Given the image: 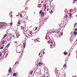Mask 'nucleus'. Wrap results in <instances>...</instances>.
I'll use <instances>...</instances> for the list:
<instances>
[{
	"mask_svg": "<svg viewBox=\"0 0 77 77\" xmlns=\"http://www.w3.org/2000/svg\"><path fill=\"white\" fill-rule=\"evenodd\" d=\"M5 26V23L3 22H0V28H2Z\"/></svg>",
	"mask_w": 77,
	"mask_h": 77,
	"instance_id": "obj_1",
	"label": "nucleus"
},
{
	"mask_svg": "<svg viewBox=\"0 0 77 77\" xmlns=\"http://www.w3.org/2000/svg\"><path fill=\"white\" fill-rule=\"evenodd\" d=\"M39 14H41V17H43V16H44V13L42 12V11H40Z\"/></svg>",
	"mask_w": 77,
	"mask_h": 77,
	"instance_id": "obj_2",
	"label": "nucleus"
},
{
	"mask_svg": "<svg viewBox=\"0 0 77 77\" xmlns=\"http://www.w3.org/2000/svg\"><path fill=\"white\" fill-rule=\"evenodd\" d=\"M11 69H12V68L11 67H10L9 68V69L8 70V72H12V70H11Z\"/></svg>",
	"mask_w": 77,
	"mask_h": 77,
	"instance_id": "obj_3",
	"label": "nucleus"
},
{
	"mask_svg": "<svg viewBox=\"0 0 77 77\" xmlns=\"http://www.w3.org/2000/svg\"><path fill=\"white\" fill-rule=\"evenodd\" d=\"M21 28L22 29V30H24L25 29H26V28L22 26L21 27Z\"/></svg>",
	"mask_w": 77,
	"mask_h": 77,
	"instance_id": "obj_4",
	"label": "nucleus"
},
{
	"mask_svg": "<svg viewBox=\"0 0 77 77\" xmlns=\"http://www.w3.org/2000/svg\"><path fill=\"white\" fill-rule=\"evenodd\" d=\"M16 36L17 37V38H18V37L20 36V34L18 33L16 34Z\"/></svg>",
	"mask_w": 77,
	"mask_h": 77,
	"instance_id": "obj_5",
	"label": "nucleus"
},
{
	"mask_svg": "<svg viewBox=\"0 0 77 77\" xmlns=\"http://www.w3.org/2000/svg\"><path fill=\"white\" fill-rule=\"evenodd\" d=\"M73 34H74V35H77V32H76V31H75L73 32Z\"/></svg>",
	"mask_w": 77,
	"mask_h": 77,
	"instance_id": "obj_6",
	"label": "nucleus"
},
{
	"mask_svg": "<svg viewBox=\"0 0 77 77\" xmlns=\"http://www.w3.org/2000/svg\"><path fill=\"white\" fill-rule=\"evenodd\" d=\"M69 17H71V18L72 17V14L71 13H70Z\"/></svg>",
	"mask_w": 77,
	"mask_h": 77,
	"instance_id": "obj_7",
	"label": "nucleus"
},
{
	"mask_svg": "<svg viewBox=\"0 0 77 77\" xmlns=\"http://www.w3.org/2000/svg\"><path fill=\"white\" fill-rule=\"evenodd\" d=\"M10 45V43H9L6 46V47H9V46Z\"/></svg>",
	"mask_w": 77,
	"mask_h": 77,
	"instance_id": "obj_8",
	"label": "nucleus"
},
{
	"mask_svg": "<svg viewBox=\"0 0 77 77\" xmlns=\"http://www.w3.org/2000/svg\"><path fill=\"white\" fill-rule=\"evenodd\" d=\"M64 55H66V54H67V53H66L65 52H64Z\"/></svg>",
	"mask_w": 77,
	"mask_h": 77,
	"instance_id": "obj_9",
	"label": "nucleus"
},
{
	"mask_svg": "<svg viewBox=\"0 0 77 77\" xmlns=\"http://www.w3.org/2000/svg\"><path fill=\"white\" fill-rule=\"evenodd\" d=\"M5 41L4 40H3L2 41V44H5Z\"/></svg>",
	"mask_w": 77,
	"mask_h": 77,
	"instance_id": "obj_10",
	"label": "nucleus"
},
{
	"mask_svg": "<svg viewBox=\"0 0 77 77\" xmlns=\"http://www.w3.org/2000/svg\"><path fill=\"white\" fill-rule=\"evenodd\" d=\"M16 73H14L13 74V76H16Z\"/></svg>",
	"mask_w": 77,
	"mask_h": 77,
	"instance_id": "obj_11",
	"label": "nucleus"
},
{
	"mask_svg": "<svg viewBox=\"0 0 77 77\" xmlns=\"http://www.w3.org/2000/svg\"><path fill=\"white\" fill-rule=\"evenodd\" d=\"M42 65V63H40L38 64V65Z\"/></svg>",
	"mask_w": 77,
	"mask_h": 77,
	"instance_id": "obj_12",
	"label": "nucleus"
},
{
	"mask_svg": "<svg viewBox=\"0 0 77 77\" xmlns=\"http://www.w3.org/2000/svg\"><path fill=\"white\" fill-rule=\"evenodd\" d=\"M65 18H68V15H67V14H66V15L65 16Z\"/></svg>",
	"mask_w": 77,
	"mask_h": 77,
	"instance_id": "obj_13",
	"label": "nucleus"
},
{
	"mask_svg": "<svg viewBox=\"0 0 77 77\" xmlns=\"http://www.w3.org/2000/svg\"><path fill=\"white\" fill-rule=\"evenodd\" d=\"M66 64H65L63 66V67H64V68H65V67H66Z\"/></svg>",
	"mask_w": 77,
	"mask_h": 77,
	"instance_id": "obj_14",
	"label": "nucleus"
},
{
	"mask_svg": "<svg viewBox=\"0 0 77 77\" xmlns=\"http://www.w3.org/2000/svg\"><path fill=\"white\" fill-rule=\"evenodd\" d=\"M33 71H32L31 72V73H30V74H31V75H32V73H33Z\"/></svg>",
	"mask_w": 77,
	"mask_h": 77,
	"instance_id": "obj_15",
	"label": "nucleus"
},
{
	"mask_svg": "<svg viewBox=\"0 0 77 77\" xmlns=\"http://www.w3.org/2000/svg\"><path fill=\"white\" fill-rule=\"evenodd\" d=\"M3 47H1L0 48V49L2 50V49H3Z\"/></svg>",
	"mask_w": 77,
	"mask_h": 77,
	"instance_id": "obj_16",
	"label": "nucleus"
},
{
	"mask_svg": "<svg viewBox=\"0 0 77 77\" xmlns=\"http://www.w3.org/2000/svg\"><path fill=\"white\" fill-rule=\"evenodd\" d=\"M20 16L21 17H23V15H22V14H20Z\"/></svg>",
	"mask_w": 77,
	"mask_h": 77,
	"instance_id": "obj_17",
	"label": "nucleus"
},
{
	"mask_svg": "<svg viewBox=\"0 0 77 77\" xmlns=\"http://www.w3.org/2000/svg\"><path fill=\"white\" fill-rule=\"evenodd\" d=\"M29 33H30V35H32V32H30Z\"/></svg>",
	"mask_w": 77,
	"mask_h": 77,
	"instance_id": "obj_18",
	"label": "nucleus"
},
{
	"mask_svg": "<svg viewBox=\"0 0 77 77\" xmlns=\"http://www.w3.org/2000/svg\"><path fill=\"white\" fill-rule=\"evenodd\" d=\"M44 8H45V9H46V5H45L44 6Z\"/></svg>",
	"mask_w": 77,
	"mask_h": 77,
	"instance_id": "obj_19",
	"label": "nucleus"
},
{
	"mask_svg": "<svg viewBox=\"0 0 77 77\" xmlns=\"http://www.w3.org/2000/svg\"><path fill=\"white\" fill-rule=\"evenodd\" d=\"M35 40H37V42H39V41H38V39H36Z\"/></svg>",
	"mask_w": 77,
	"mask_h": 77,
	"instance_id": "obj_20",
	"label": "nucleus"
},
{
	"mask_svg": "<svg viewBox=\"0 0 77 77\" xmlns=\"http://www.w3.org/2000/svg\"><path fill=\"white\" fill-rule=\"evenodd\" d=\"M4 37H6V36H7V35L6 34L5 35H4Z\"/></svg>",
	"mask_w": 77,
	"mask_h": 77,
	"instance_id": "obj_21",
	"label": "nucleus"
},
{
	"mask_svg": "<svg viewBox=\"0 0 77 77\" xmlns=\"http://www.w3.org/2000/svg\"><path fill=\"white\" fill-rule=\"evenodd\" d=\"M41 3H44V2H43V1H41Z\"/></svg>",
	"mask_w": 77,
	"mask_h": 77,
	"instance_id": "obj_22",
	"label": "nucleus"
},
{
	"mask_svg": "<svg viewBox=\"0 0 77 77\" xmlns=\"http://www.w3.org/2000/svg\"><path fill=\"white\" fill-rule=\"evenodd\" d=\"M42 77H45V75H44Z\"/></svg>",
	"mask_w": 77,
	"mask_h": 77,
	"instance_id": "obj_23",
	"label": "nucleus"
},
{
	"mask_svg": "<svg viewBox=\"0 0 77 77\" xmlns=\"http://www.w3.org/2000/svg\"><path fill=\"white\" fill-rule=\"evenodd\" d=\"M11 25V26L12 25V23L11 22V23H10Z\"/></svg>",
	"mask_w": 77,
	"mask_h": 77,
	"instance_id": "obj_24",
	"label": "nucleus"
},
{
	"mask_svg": "<svg viewBox=\"0 0 77 77\" xmlns=\"http://www.w3.org/2000/svg\"><path fill=\"white\" fill-rule=\"evenodd\" d=\"M49 10V8H48L47 9V11H48V10Z\"/></svg>",
	"mask_w": 77,
	"mask_h": 77,
	"instance_id": "obj_25",
	"label": "nucleus"
},
{
	"mask_svg": "<svg viewBox=\"0 0 77 77\" xmlns=\"http://www.w3.org/2000/svg\"><path fill=\"white\" fill-rule=\"evenodd\" d=\"M37 29H38V28L37 27H36L35 30H37Z\"/></svg>",
	"mask_w": 77,
	"mask_h": 77,
	"instance_id": "obj_26",
	"label": "nucleus"
},
{
	"mask_svg": "<svg viewBox=\"0 0 77 77\" xmlns=\"http://www.w3.org/2000/svg\"><path fill=\"white\" fill-rule=\"evenodd\" d=\"M18 24H20V23L19 22H18Z\"/></svg>",
	"mask_w": 77,
	"mask_h": 77,
	"instance_id": "obj_27",
	"label": "nucleus"
},
{
	"mask_svg": "<svg viewBox=\"0 0 77 77\" xmlns=\"http://www.w3.org/2000/svg\"><path fill=\"white\" fill-rule=\"evenodd\" d=\"M76 25H77V23H75V24H74V26H76Z\"/></svg>",
	"mask_w": 77,
	"mask_h": 77,
	"instance_id": "obj_28",
	"label": "nucleus"
},
{
	"mask_svg": "<svg viewBox=\"0 0 77 77\" xmlns=\"http://www.w3.org/2000/svg\"><path fill=\"white\" fill-rule=\"evenodd\" d=\"M27 31L28 32H29V30L28 29L26 31V32H27Z\"/></svg>",
	"mask_w": 77,
	"mask_h": 77,
	"instance_id": "obj_29",
	"label": "nucleus"
},
{
	"mask_svg": "<svg viewBox=\"0 0 77 77\" xmlns=\"http://www.w3.org/2000/svg\"><path fill=\"white\" fill-rule=\"evenodd\" d=\"M61 36H63V33H62V34H61Z\"/></svg>",
	"mask_w": 77,
	"mask_h": 77,
	"instance_id": "obj_30",
	"label": "nucleus"
},
{
	"mask_svg": "<svg viewBox=\"0 0 77 77\" xmlns=\"http://www.w3.org/2000/svg\"><path fill=\"white\" fill-rule=\"evenodd\" d=\"M40 54H41V53H39L38 54V56H40Z\"/></svg>",
	"mask_w": 77,
	"mask_h": 77,
	"instance_id": "obj_31",
	"label": "nucleus"
},
{
	"mask_svg": "<svg viewBox=\"0 0 77 77\" xmlns=\"http://www.w3.org/2000/svg\"><path fill=\"white\" fill-rule=\"evenodd\" d=\"M2 54H0V57H2Z\"/></svg>",
	"mask_w": 77,
	"mask_h": 77,
	"instance_id": "obj_32",
	"label": "nucleus"
},
{
	"mask_svg": "<svg viewBox=\"0 0 77 77\" xmlns=\"http://www.w3.org/2000/svg\"><path fill=\"white\" fill-rule=\"evenodd\" d=\"M74 2H76L77 1V0H74L73 1Z\"/></svg>",
	"mask_w": 77,
	"mask_h": 77,
	"instance_id": "obj_33",
	"label": "nucleus"
},
{
	"mask_svg": "<svg viewBox=\"0 0 77 77\" xmlns=\"http://www.w3.org/2000/svg\"><path fill=\"white\" fill-rule=\"evenodd\" d=\"M68 60H66V63H67V61Z\"/></svg>",
	"mask_w": 77,
	"mask_h": 77,
	"instance_id": "obj_34",
	"label": "nucleus"
},
{
	"mask_svg": "<svg viewBox=\"0 0 77 77\" xmlns=\"http://www.w3.org/2000/svg\"><path fill=\"white\" fill-rule=\"evenodd\" d=\"M77 29H75V31H77Z\"/></svg>",
	"mask_w": 77,
	"mask_h": 77,
	"instance_id": "obj_35",
	"label": "nucleus"
},
{
	"mask_svg": "<svg viewBox=\"0 0 77 77\" xmlns=\"http://www.w3.org/2000/svg\"><path fill=\"white\" fill-rule=\"evenodd\" d=\"M12 17V15H10V17Z\"/></svg>",
	"mask_w": 77,
	"mask_h": 77,
	"instance_id": "obj_36",
	"label": "nucleus"
},
{
	"mask_svg": "<svg viewBox=\"0 0 77 77\" xmlns=\"http://www.w3.org/2000/svg\"><path fill=\"white\" fill-rule=\"evenodd\" d=\"M25 47H26V45H25L24 46V48H25Z\"/></svg>",
	"mask_w": 77,
	"mask_h": 77,
	"instance_id": "obj_37",
	"label": "nucleus"
},
{
	"mask_svg": "<svg viewBox=\"0 0 77 77\" xmlns=\"http://www.w3.org/2000/svg\"><path fill=\"white\" fill-rule=\"evenodd\" d=\"M43 54H45V52H43Z\"/></svg>",
	"mask_w": 77,
	"mask_h": 77,
	"instance_id": "obj_38",
	"label": "nucleus"
},
{
	"mask_svg": "<svg viewBox=\"0 0 77 77\" xmlns=\"http://www.w3.org/2000/svg\"><path fill=\"white\" fill-rule=\"evenodd\" d=\"M51 44H53V42H51Z\"/></svg>",
	"mask_w": 77,
	"mask_h": 77,
	"instance_id": "obj_39",
	"label": "nucleus"
},
{
	"mask_svg": "<svg viewBox=\"0 0 77 77\" xmlns=\"http://www.w3.org/2000/svg\"><path fill=\"white\" fill-rule=\"evenodd\" d=\"M13 37H14H14H15V36H14V35H13Z\"/></svg>",
	"mask_w": 77,
	"mask_h": 77,
	"instance_id": "obj_40",
	"label": "nucleus"
},
{
	"mask_svg": "<svg viewBox=\"0 0 77 77\" xmlns=\"http://www.w3.org/2000/svg\"><path fill=\"white\" fill-rule=\"evenodd\" d=\"M50 46H51V47H52V45H51Z\"/></svg>",
	"mask_w": 77,
	"mask_h": 77,
	"instance_id": "obj_41",
	"label": "nucleus"
},
{
	"mask_svg": "<svg viewBox=\"0 0 77 77\" xmlns=\"http://www.w3.org/2000/svg\"><path fill=\"white\" fill-rule=\"evenodd\" d=\"M45 9H46V8H45V9H44V11H45Z\"/></svg>",
	"mask_w": 77,
	"mask_h": 77,
	"instance_id": "obj_42",
	"label": "nucleus"
},
{
	"mask_svg": "<svg viewBox=\"0 0 77 77\" xmlns=\"http://www.w3.org/2000/svg\"><path fill=\"white\" fill-rule=\"evenodd\" d=\"M47 77H48V76H47Z\"/></svg>",
	"mask_w": 77,
	"mask_h": 77,
	"instance_id": "obj_43",
	"label": "nucleus"
},
{
	"mask_svg": "<svg viewBox=\"0 0 77 77\" xmlns=\"http://www.w3.org/2000/svg\"><path fill=\"white\" fill-rule=\"evenodd\" d=\"M35 40V41H37V40Z\"/></svg>",
	"mask_w": 77,
	"mask_h": 77,
	"instance_id": "obj_44",
	"label": "nucleus"
},
{
	"mask_svg": "<svg viewBox=\"0 0 77 77\" xmlns=\"http://www.w3.org/2000/svg\"><path fill=\"white\" fill-rule=\"evenodd\" d=\"M45 50V49H44V50Z\"/></svg>",
	"mask_w": 77,
	"mask_h": 77,
	"instance_id": "obj_45",
	"label": "nucleus"
},
{
	"mask_svg": "<svg viewBox=\"0 0 77 77\" xmlns=\"http://www.w3.org/2000/svg\"><path fill=\"white\" fill-rule=\"evenodd\" d=\"M75 3V2H73V3Z\"/></svg>",
	"mask_w": 77,
	"mask_h": 77,
	"instance_id": "obj_46",
	"label": "nucleus"
},
{
	"mask_svg": "<svg viewBox=\"0 0 77 77\" xmlns=\"http://www.w3.org/2000/svg\"><path fill=\"white\" fill-rule=\"evenodd\" d=\"M34 13L35 14V12H34Z\"/></svg>",
	"mask_w": 77,
	"mask_h": 77,
	"instance_id": "obj_47",
	"label": "nucleus"
},
{
	"mask_svg": "<svg viewBox=\"0 0 77 77\" xmlns=\"http://www.w3.org/2000/svg\"><path fill=\"white\" fill-rule=\"evenodd\" d=\"M9 75V74H8V75Z\"/></svg>",
	"mask_w": 77,
	"mask_h": 77,
	"instance_id": "obj_48",
	"label": "nucleus"
},
{
	"mask_svg": "<svg viewBox=\"0 0 77 77\" xmlns=\"http://www.w3.org/2000/svg\"><path fill=\"white\" fill-rule=\"evenodd\" d=\"M50 48H51V47Z\"/></svg>",
	"mask_w": 77,
	"mask_h": 77,
	"instance_id": "obj_49",
	"label": "nucleus"
},
{
	"mask_svg": "<svg viewBox=\"0 0 77 77\" xmlns=\"http://www.w3.org/2000/svg\"><path fill=\"white\" fill-rule=\"evenodd\" d=\"M45 0H43V1H44Z\"/></svg>",
	"mask_w": 77,
	"mask_h": 77,
	"instance_id": "obj_50",
	"label": "nucleus"
},
{
	"mask_svg": "<svg viewBox=\"0 0 77 77\" xmlns=\"http://www.w3.org/2000/svg\"><path fill=\"white\" fill-rule=\"evenodd\" d=\"M72 76H73V77H74V76L73 75Z\"/></svg>",
	"mask_w": 77,
	"mask_h": 77,
	"instance_id": "obj_51",
	"label": "nucleus"
},
{
	"mask_svg": "<svg viewBox=\"0 0 77 77\" xmlns=\"http://www.w3.org/2000/svg\"><path fill=\"white\" fill-rule=\"evenodd\" d=\"M58 33H59V32H58Z\"/></svg>",
	"mask_w": 77,
	"mask_h": 77,
	"instance_id": "obj_52",
	"label": "nucleus"
},
{
	"mask_svg": "<svg viewBox=\"0 0 77 77\" xmlns=\"http://www.w3.org/2000/svg\"><path fill=\"white\" fill-rule=\"evenodd\" d=\"M73 77H75V76H74Z\"/></svg>",
	"mask_w": 77,
	"mask_h": 77,
	"instance_id": "obj_53",
	"label": "nucleus"
},
{
	"mask_svg": "<svg viewBox=\"0 0 77 77\" xmlns=\"http://www.w3.org/2000/svg\"><path fill=\"white\" fill-rule=\"evenodd\" d=\"M32 40H33V39H32Z\"/></svg>",
	"mask_w": 77,
	"mask_h": 77,
	"instance_id": "obj_54",
	"label": "nucleus"
}]
</instances>
